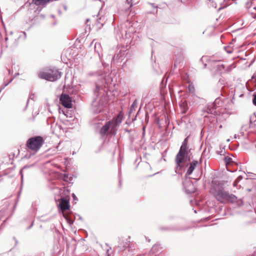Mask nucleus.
I'll use <instances>...</instances> for the list:
<instances>
[{
    "instance_id": "obj_1",
    "label": "nucleus",
    "mask_w": 256,
    "mask_h": 256,
    "mask_svg": "<svg viewBox=\"0 0 256 256\" xmlns=\"http://www.w3.org/2000/svg\"><path fill=\"white\" fill-rule=\"evenodd\" d=\"M189 136L186 137L180 147V150L176 155L175 162L176 164V168L181 170L182 168V164L184 162L185 160L190 161V156L188 154L190 152L188 146Z\"/></svg>"
},
{
    "instance_id": "obj_2",
    "label": "nucleus",
    "mask_w": 256,
    "mask_h": 256,
    "mask_svg": "<svg viewBox=\"0 0 256 256\" xmlns=\"http://www.w3.org/2000/svg\"><path fill=\"white\" fill-rule=\"evenodd\" d=\"M44 142V138L40 136H36L29 138L26 142V146L28 149L37 152Z\"/></svg>"
},
{
    "instance_id": "obj_3",
    "label": "nucleus",
    "mask_w": 256,
    "mask_h": 256,
    "mask_svg": "<svg viewBox=\"0 0 256 256\" xmlns=\"http://www.w3.org/2000/svg\"><path fill=\"white\" fill-rule=\"evenodd\" d=\"M121 122L118 120L116 121L110 120L106 122V124L100 128V134L101 136H104L108 134L111 135H115L116 131L117 126Z\"/></svg>"
},
{
    "instance_id": "obj_4",
    "label": "nucleus",
    "mask_w": 256,
    "mask_h": 256,
    "mask_svg": "<svg viewBox=\"0 0 256 256\" xmlns=\"http://www.w3.org/2000/svg\"><path fill=\"white\" fill-rule=\"evenodd\" d=\"M216 198L220 202H236L237 198L233 194H230L228 192L223 190H219L216 192L214 194Z\"/></svg>"
},
{
    "instance_id": "obj_5",
    "label": "nucleus",
    "mask_w": 256,
    "mask_h": 256,
    "mask_svg": "<svg viewBox=\"0 0 256 256\" xmlns=\"http://www.w3.org/2000/svg\"><path fill=\"white\" fill-rule=\"evenodd\" d=\"M62 72L56 68L50 69L48 72H42L38 74V76L42 79L48 81L54 82L60 78Z\"/></svg>"
},
{
    "instance_id": "obj_6",
    "label": "nucleus",
    "mask_w": 256,
    "mask_h": 256,
    "mask_svg": "<svg viewBox=\"0 0 256 256\" xmlns=\"http://www.w3.org/2000/svg\"><path fill=\"white\" fill-rule=\"evenodd\" d=\"M222 102V100L220 98H216L214 102L211 104L207 105L204 108V112L208 114H210L214 115H217L218 112L216 110L217 108L220 106Z\"/></svg>"
},
{
    "instance_id": "obj_7",
    "label": "nucleus",
    "mask_w": 256,
    "mask_h": 256,
    "mask_svg": "<svg viewBox=\"0 0 256 256\" xmlns=\"http://www.w3.org/2000/svg\"><path fill=\"white\" fill-rule=\"evenodd\" d=\"M58 201L59 202L57 204L60 210L64 212L70 209V197L68 196H60Z\"/></svg>"
},
{
    "instance_id": "obj_8",
    "label": "nucleus",
    "mask_w": 256,
    "mask_h": 256,
    "mask_svg": "<svg viewBox=\"0 0 256 256\" xmlns=\"http://www.w3.org/2000/svg\"><path fill=\"white\" fill-rule=\"evenodd\" d=\"M60 101L62 106L66 108H72V98L67 94H62L60 97Z\"/></svg>"
},
{
    "instance_id": "obj_9",
    "label": "nucleus",
    "mask_w": 256,
    "mask_h": 256,
    "mask_svg": "<svg viewBox=\"0 0 256 256\" xmlns=\"http://www.w3.org/2000/svg\"><path fill=\"white\" fill-rule=\"evenodd\" d=\"M103 109V105L100 102V100L96 99L92 102V112L94 114L100 113Z\"/></svg>"
},
{
    "instance_id": "obj_10",
    "label": "nucleus",
    "mask_w": 256,
    "mask_h": 256,
    "mask_svg": "<svg viewBox=\"0 0 256 256\" xmlns=\"http://www.w3.org/2000/svg\"><path fill=\"white\" fill-rule=\"evenodd\" d=\"M183 184L187 193L192 194L195 192V188L191 180H186L183 183Z\"/></svg>"
},
{
    "instance_id": "obj_11",
    "label": "nucleus",
    "mask_w": 256,
    "mask_h": 256,
    "mask_svg": "<svg viewBox=\"0 0 256 256\" xmlns=\"http://www.w3.org/2000/svg\"><path fill=\"white\" fill-rule=\"evenodd\" d=\"M201 162V160H200V162H198V160H194L192 162L190 163L189 167L188 169V170L186 172V176H190V175L192 172H194V170L196 168V167L198 164H200Z\"/></svg>"
},
{
    "instance_id": "obj_12",
    "label": "nucleus",
    "mask_w": 256,
    "mask_h": 256,
    "mask_svg": "<svg viewBox=\"0 0 256 256\" xmlns=\"http://www.w3.org/2000/svg\"><path fill=\"white\" fill-rule=\"evenodd\" d=\"M160 229L162 230H168V231H182L186 230L188 229L186 228H180L176 226H162L160 227Z\"/></svg>"
},
{
    "instance_id": "obj_13",
    "label": "nucleus",
    "mask_w": 256,
    "mask_h": 256,
    "mask_svg": "<svg viewBox=\"0 0 256 256\" xmlns=\"http://www.w3.org/2000/svg\"><path fill=\"white\" fill-rule=\"evenodd\" d=\"M124 54L120 51L118 53H116L112 58V62L115 63V61L117 60L118 62H120L122 60V55Z\"/></svg>"
},
{
    "instance_id": "obj_14",
    "label": "nucleus",
    "mask_w": 256,
    "mask_h": 256,
    "mask_svg": "<svg viewBox=\"0 0 256 256\" xmlns=\"http://www.w3.org/2000/svg\"><path fill=\"white\" fill-rule=\"evenodd\" d=\"M161 248L160 246V244H154L149 252V254L150 255H153L154 254L160 252V250Z\"/></svg>"
},
{
    "instance_id": "obj_15",
    "label": "nucleus",
    "mask_w": 256,
    "mask_h": 256,
    "mask_svg": "<svg viewBox=\"0 0 256 256\" xmlns=\"http://www.w3.org/2000/svg\"><path fill=\"white\" fill-rule=\"evenodd\" d=\"M180 108L182 110V112L186 113L188 109V104L186 100H182L179 102Z\"/></svg>"
},
{
    "instance_id": "obj_16",
    "label": "nucleus",
    "mask_w": 256,
    "mask_h": 256,
    "mask_svg": "<svg viewBox=\"0 0 256 256\" xmlns=\"http://www.w3.org/2000/svg\"><path fill=\"white\" fill-rule=\"evenodd\" d=\"M106 22V18L104 16H100L97 20L96 21V26L99 29H100L104 25Z\"/></svg>"
},
{
    "instance_id": "obj_17",
    "label": "nucleus",
    "mask_w": 256,
    "mask_h": 256,
    "mask_svg": "<svg viewBox=\"0 0 256 256\" xmlns=\"http://www.w3.org/2000/svg\"><path fill=\"white\" fill-rule=\"evenodd\" d=\"M138 104V102H137V100H136L134 101V102L132 103V105L130 106L129 111H128V114L129 116H130L132 113L135 111L136 108L137 107Z\"/></svg>"
},
{
    "instance_id": "obj_18",
    "label": "nucleus",
    "mask_w": 256,
    "mask_h": 256,
    "mask_svg": "<svg viewBox=\"0 0 256 256\" xmlns=\"http://www.w3.org/2000/svg\"><path fill=\"white\" fill-rule=\"evenodd\" d=\"M32 1L36 5L44 6L52 0H32Z\"/></svg>"
},
{
    "instance_id": "obj_19",
    "label": "nucleus",
    "mask_w": 256,
    "mask_h": 256,
    "mask_svg": "<svg viewBox=\"0 0 256 256\" xmlns=\"http://www.w3.org/2000/svg\"><path fill=\"white\" fill-rule=\"evenodd\" d=\"M225 66L223 64H218L216 66V70L218 72L222 73V70H224Z\"/></svg>"
},
{
    "instance_id": "obj_20",
    "label": "nucleus",
    "mask_w": 256,
    "mask_h": 256,
    "mask_svg": "<svg viewBox=\"0 0 256 256\" xmlns=\"http://www.w3.org/2000/svg\"><path fill=\"white\" fill-rule=\"evenodd\" d=\"M34 166V164H27V165H26L25 166H24L23 167V168L20 171V173L21 174V177H22V179L23 178V175L22 174V170H25L26 169H28V168H32V167L33 166Z\"/></svg>"
},
{
    "instance_id": "obj_21",
    "label": "nucleus",
    "mask_w": 256,
    "mask_h": 256,
    "mask_svg": "<svg viewBox=\"0 0 256 256\" xmlns=\"http://www.w3.org/2000/svg\"><path fill=\"white\" fill-rule=\"evenodd\" d=\"M224 162L226 164H230L232 162V160L231 158L228 156H225L224 158Z\"/></svg>"
},
{
    "instance_id": "obj_22",
    "label": "nucleus",
    "mask_w": 256,
    "mask_h": 256,
    "mask_svg": "<svg viewBox=\"0 0 256 256\" xmlns=\"http://www.w3.org/2000/svg\"><path fill=\"white\" fill-rule=\"evenodd\" d=\"M13 80V78H10L7 82L5 83L0 88V92L2 91V90L6 86L9 84H10Z\"/></svg>"
},
{
    "instance_id": "obj_23",
    "label": "nucleus",
    "mask_w": 256,
    "mask_h": 256,
    "mask_svg": "<svg viewBox=\"0 0 256 256\" xmlns=\"http://www.w3.org/2000/svg\"><path fill=\"white\" fill-rule=\"evenodd\" d=\"M251 82L254 84V86L256 88V74H254L251 79Z\"/></svg>"
},
{
    "instance_id": "obj_24",
    "label": "nucleus",
    "mask_w": 256,
    "mask_h": 256,
    "mask_svg": "<svg viewBox=\"0 0 256 256\" xmlns=\"http://www.w3.org/2000/svg\"><path fill=\"white\" fill-rule=\"evenodd\" d=\"M225 50L228 53V54H231L232 52V49L230 46H225L224 48Z\"/></svg>"
},
{
    "instance_id": "obj_25",
    "label": "nucleus",
    "mask_w": 256,
    "mask_h": 256,
    "mask_svg": "<svg viewBox=\"0 0 256 256\" xmlns=\"http://www.w3.org/2000/svg\"><path fill=\"white\" fill-rule=\"evenodd\" d=\"M252 121L254 122L256 121V115L255 113H254L253 114V115L250 116V122H252Z\"/></svg>"
},
{
    "instance_id": "obj_26",
    "label": "nucleus",
    "mask_w": 256,
    "mask_h": 256,
    "mask_svg": "<svg viewBox=\"0 0 256 256\" xmlns=\"http://www.w3.org/2000/svg\"><path fill=\"white\" fill-rule=\"evenodd\" d=\"M252 96V103L255 106H256V92L253 94Z\"/></svg>"
},
{
    "instance_id": "obj_27",
    "label": "nucleus",
    "mask_w": 256,
    "mask_h": 256,
    "mask_svg": "<svg viewBox=\"0 0 256 256\" xmlns=\"http://www.w3.org/2000/svg\"><path fill=\"white\" fill-rule=\"evenodd\" d=\"M252 2H247L246 4V7L247 9H250L252 6Z\"/></svg>"
},
{
    "instance_id": "obj_28",
    "label": "nucleus",
    "mask_w": 256,
    "mask_h": 256,
    "mask_svg": "<svg viewBox=\"0 0 256 256\" xmlns=\"http://www.w3.org/2000/svg\"><path fill=\"white\" fill-rule=\"evenodd\" d=\"M68 174H64V175H63V176H62V180L64 181H66V182H67L68 181Z\"/></svg>"
},
{
    "instance_id": "obj_29",
    "label": "nucleus",
    "mask_w": 256,
    "mask_h": 256,
    "mask_svg": "<svg viewBox=\"0 0 256 256\" xmlns=\"http://www.w3.org/2000/svg\"><path fill=\"white\" fill-rule=\"evenodd\" d=\"M105 80L106 81V85L108 86V84L112 80H111L110 78L108 76V78H106Z\"/></svg>"
},
{
    "instance_id": "obj_30",
    "label": "nucleus",
    "mask_w": 256,
    "mask_h": 256,
    "mask_svg": "<svg viewBox=\"0 0 256 256\" xmlns=\"http://www.w3.org/2000/svg\"><path fill=\"white\" fill-rule=\"evenodd\" d=\"M100 90V86H98V84L96 85V89L94 90V93L96 94L98 90Z\"/></svg>"
},
{
    "instance_id": "obj_31",
    "label": "nucleus",
    "mask_w": 256,
    "mask_h": 256,
    "mask_svg": "<svg viewBox=\"0 0 256 256\" xmlns=\"http://www.w3.org/2000/svg\"><path fill=\"white\" fill-rule=\"evenodd\" d=\"M207 58L206 56H203L200 60V62H201L202 64H204V60H206Z\"/></svg>"
},
{
    "instance_id": "obj_32",
    "label": "nucleus",
    "mask_w": 256,
    "mask_h": 256,
    "mask_svg": "<svg viewBox=\"0 0 256 256\" xmlns=\"http://www.w3.org/2000/svg\"><path fill=\"white\" fill-rule=\"evenodd\" d=\"M118 174H119V184H120V186L121 185V182H122V180H121V178H120V174H121V170H119Z\"/></svg>"
},
{
    "instance_id": "obj_33",
    "label": "nucleus",
    "mask_w": 256,
    "mask_h": 256,
    "mask_svg": "<svg viewBox=\"0 0 256 256\" xmlns=\"http://www.w3.org/2000/svg\"><path fill=\"white\" fill-rule=\"evenodd\" d=\"M34 220H33L32 222V223L30 225V226L28 227L27 229L28 230H30L31 228H32V226H33L34 225Z\"/></svg>"
},
{
    "instance_id": "obj_34",
    "label": "nucleus",
    "mask_w": 256,
    "mask_h": 256,
    "mask_svg": "<svg viewBox=\"0 0 256 256\" xmlns=\"http://www.w3.org/2000/svg\"><path fill=\"white\" fill-rule=\"evenodd\" d=\"M166 81H167V80H166ZM162 87L164 86L166 87V83L164 84V80H162V82H161V84H160Z\"/></svg>"
},
{
    "instance_id": "obj_35",
    "label": "nucleus",
    "mask_w": 256,
    "mask_h": 256,
    "mask_svg": "<svg viewBox=\"0 0 256 256\" xmlns=\"http://www.w3.org/2000/svg\"><path fill=\"white\" fill-rule=\"evenodd\" d=\"M4 39H5L6 42L8 41V32H6V36H5Z\"/></svg>"
},
{
    "instance_id": "obj_36",
    "label": "nucleus",
    "mask_w": 256,
    "mask_h": 256,
    "mask_svg": "<svg viewBox=\"0 0 256 256\" xmlns=\"http://www.w3.org/2000/svg\"><path fill=\"white\" fill-rule=\"evenodd\" d=\"M72 198H73L74 200H77V198L76 196V195L74 194L73 193L72 194Z\"/></svg>"
},
{
    "instance_id": "obj_37",
    "label": "nucleus",
    "mask_w": 256,
    "mask_h": 256,
    "mask_svg": "<svg viewBox=\"0 0 256 256\" xmlns=\"http://www.w3.org/2000/svg\"><path fill=\"white\" fill-rule=\"evenodd\" d=\"M31 156V154L30 155H28L27 154L25 155L24 156V158H30Z\"/></svg>"
},
{
    "instance_id": "obj_38",
    "label": "nucleus",
    "mask_w": 256,
    "mask_h": 256,
    "mask_svg": "<svg viewBox=\"0 0 256 256\" xmlns=\"http://www.w3.org/2000/svg\"><path fill=\"white\" fill-rule=\"evenodd\" d=\"M22 34L24 35V39H26V32H22Z\"/></svg>"
},
{
    "instance_id": "obj_39",
    "label": "nucleus",
    "mask_w": 256,
    "mask_h": 256,
    "mask_svg": "<svg viewBox=\"0 0 256 256\" xmlns=\"http://www.w3.org/2000/svg\"><path fill=\"white\" fill-rule=\"evenodd\" d=\"M64 188L63 187V188H62L60 189V192H62V191H65V190H64Z\"/></svg>"
},
{
    "instance_id": "obj_40",
    "label": "nucleus",
    "mask_w": 256,
    "mask_h": 256,
    "mask_svg": "<svg viewBox=\"0 0 256 256\" xmlns=\"http://www.w3.org/2000/svg\"><path fill=\"white\" fill-rule=\"evenodd\" d=\"M13 239L15 240L16 245L18 242V240L16 239V238L15 237H13Z\"/></svg>"
},
{
    "instance_id": "obj_41",
    "label": "nucleus",
    "mask_w": 256,
    "mask_h": 256,
    "mask_svg": "<svg viewBox=\"0 0 256 256\" xmlns=\"http://www.w3.org/2000/svg\"><path fill=\"white\" fill-rule=\"evenodd\" d=\"M145 238L148 242H150V238H147L146 236H145Z\"/></svg>"
},
{
    "instance_id": "obj_42",
    "label": "nucleus",
    "mask_w": 256,
    "mask_h": 256,
    "mask_svg": "<svg viewBox=\"0 0 256 256\" xmlns=\"http://www.w3.org/2000/svg\"><path fill=\"white\" fill-rule=\"evenodd\" d=\"M12 34H13V32H12V31H10V32H9V34H8V35L12 36Z\"/></svg>"
},
{
    "instance_id": "obj_43",
    "label": "nucleus",
    "mask_w": 256,
    "mask_h": 256,
    "mask_svg": "<svg viewBox=\"0 0 256 256\" xmlns=\"http://www.w3.org/2000/svg\"><path fill=\"white\" fill-rule=\"evenodd\" d=\"M168 88H169V90H170V92L171 94L172 93V90L170 88V86H168Z\"/></svg>"
},
{
    "instance_id": "obj_44",
    "label": "nucleus",
    "mask_w": 256,
    "mask_h": 256,
    "mask_svg": "<svg viewBox=\"0 0 256 256\" xmlns=\"http://www.w3.org/2000/svg\"><path fill=\"white\" fill-rule=\"evenodd\" d=\"M64 8L65 10H67V6H64Z\"/></svg>"
},
{
    "instance_id": "obj_45",
    "label": "nucleus",
    "mask_w": 256,
    "mask_h": 256,
    "mask_svg": "<svg viewBox=\"0 0 256 256\" xmlns=\"http://www.w3.org/2000/svg\"><path fill=\"white\" fill-rule=\"evenodd\" d=\"M238 182H236V180L234 182V185L235 186Z\"/></svg>"
},
{
    "instance_id": "obj_46",
    "label": "nucleus",
    "mask_w": 256,
    "mask_h": 256,
    "mask_svg": "<svg viewBox=\"0 0 256 256\" xmlns=\"http://www.w3.org/2000/svg\"><path fill=\"white\" fill-rule=\"evenodd\" d=\"M204 68H206V64H204Z\"/></svg>"
},
{
    "instance_id": "obj_47",
    "label": "nucleus",
    "mask_w": 256,
    "mask_h": 256,
    "mask_svg": "<svg viewBox=\"0 0 256 256\" xmlns=\"http://www.w3.org/2000/svg\"><path fill=\"white\" fill-rule=\"evenodd\" d=\"M58 14H62V12H61V11H60V10H58Z\"/></svg>"
},
{
    "instance_id": "obj_48",
    "label": "nucleus",
    "mask_w": 256,
    "mask_h": 256,
    "mask_svg": "<svg viewBox=\"0 0 256 256\" xmlns=\"http://www.w3.org/2000/svg\"><path fill=\"white\" fill-rule=\"evenodd\" d=\"M238 178L242 179V176H239L238 177Z\"/></svg>"
},
{
    "instance_id": "obj_49",
    "label": "nucleus",
    "mask_w": 256,
    "mask_h": 256,
    "mask_svg": "<svg viewBox=\"0 0 256 256\" xmlns=\"http://www.w3.org/2000/svg\"><path fill=\"white\" fill-rule=\"evenodd\" d=\"M176 64H174V68H176Z\"/></svg>"
},
{
    "instance_id": "obj_50",
    "label": "nucleus",
    "mask_w": 256,
    "mask_h": 256,
    "mask_svg": "<svg viewBox=\"0 0 256 256\" xmlns=\"http://www.w3.org/2000/svg\"><path fill=\"white\" fill-rule=\"evenodd\" d=\"M130 130H126V132H130Z\"/></svg>"
},
{
    "instance_id": "obj_51",
    "label": "nucleus",
    "mask_w": 256,
    "mask_h": 256,
    "mask_svg": "<svg viewBox=\"0 0 256 256\" xmlns=\"http://www.w3.org/2000/svg\"><path fill=\"white\" fill-rule=\"evenodd\" d=\"M222 8H218V11H219V10H220Z\"/></svg>"
},
{
    "instance_id": "obj_52",
    "label": "nucleus",
    "mask_w": 256,
    "mask_h": 256,
    "mask_svg": "<svg viewBox=\"0 0 256 256\" xmlns=\"http://www.w3.org/2000/svg\"><path fill=\"white\" fill-rule=\"evenodd\" d=\"M136 116H135V118H134V119H132V120H135L136 119Z\"/></svg>"
},
{
    "instance_id": "obj_53",
    "label": "nucleus",
    "mask_w": 256,
    "mask_h": 256,
    "mask_svg": "<svg viewBox=\"0 0 256 256\" xmlns=\"http://www.w3.org/2000/svg\"><path fill=\"white\" fill-rule=\"evenodd\" d=\"M222 152V151L220 152H218V154H220V155H222V154H221Z\"/></svg>"
},
{
    "instance_id": "obj_54",
    "label": "nucleus",
    "mask_w": 256,
    "mask_h": 256,
    "mask_svg": "<svg viewBox=\"0 0 256 256\" xmlns=\"http://www.w3.org/2000/svg\"><path fill=\"white\" fill-rule=\"evenodd\" d=\"M52 18H54V15H52Z\"/></svg>"
},
{
    "instance_id": "obj_55",
    "label": "nucleus",
    "mask_w": 256,
    "mask_h": 256,
    "mask_svg": "<svg viewBox=\"0 0 256 256\" xmlns=\"http://www.w3.org/2000/svg\"><path fill=\"white\" fill-rule=\"evenodd\" d=\"M254 9H255V10H256V6H254Z\"/></svg>"
},
{
    "instance_id": "obj_56",
    "label": "nucleus",
    "mask_w": 256,
    "mask_h": 256,
    "mask_svg": "<svg viewBox=\"0 0 256 256\" xmlns=\"http://www.w3.org/2000/svg\"><path fill=\"white\" fill-rule=\"evenodd\" d=\"M21 36H20L18 38H21Z\"/></svg>"
},
{
    "instance_id": "obj_57",
    "label": "nucleus",
    "mask_w": 256,
    "mask_h": 256,
    "mask_svg": "<svg viewBox=\"0 0 256 256\" xmlns=\"http://www.w3.org/2000/svg\"><path fill=\"white\" fill-rule=\"evenodd\" d=\"M98 55L99 56L100 58V54L98 52Z\"/></svg>"
},
{
    "instance_id": "obj_58",
    "label": "nucleus",
    "mask_w": 256,
    "mask_h": 256,
    "mask_svg": "<svg viewBox=\"0 0 256 256\" xmlns=\"http://www.w3.org/2000/svg\"><path fill=\"white\" fill-rule=\"evenodd\" d=\"M73 222H74V220H72L71 222L73 223Z\"/></svg>"
}]
</instances>
